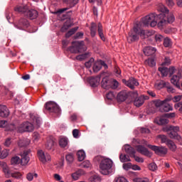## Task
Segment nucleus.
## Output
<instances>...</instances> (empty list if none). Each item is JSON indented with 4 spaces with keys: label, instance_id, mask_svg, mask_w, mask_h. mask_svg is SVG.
<instances>
[{
    "label": "nucleus",
    "instance_id": "nucleus-1",
    "mask_svg": "<svg viewBox=\"0 0 182 182\" xmlns=\"http://www.w3.org/2000/svg\"><path fill=\"white\" fill-rule=\"evenodd\" d=\"M158 11L161 12L158 14L157 17V27L159 29H164V27L167 23H173L175 21L174 15L173 13H170L169 11L164 6V5H160L158 8Z\"/></svg>",
    "mask_w": 182,
    "mask_h": 182
},
{
    "label": "nucleus",
    "instance_id": "nucleus-2",
    "mask_svg": "<svg viewBox=\"0 0 182 182\" xmlns=\"http://www.w3.org/2000/svg\"><path fill=\"white\" fill-rule=\"evenodd\" d=\"M146 35V31L141 29L140 23L134 24V27L129 32L128 36L127 37V40L128 43H133L134 42H137L139 39L140 36H144Z\"/></svg>",
    "mask_w": 182,
    "mask_h": 182
},
{
    "label": "nucleus",
    "instance_id": "nucleus-3",
    "mask_svg": "<svg viewBox=\"0 0 182 182\" xmlns=\"http://www.w3.org/2000/svg\"><path fill=\"white\" fill-rule=\"evenodd\" d=\"M16 12L23 14L26 16H28L30 19H36L38 18V11L35 9H29L26 5H18L15 9Z\"/></svg>",
    "mask_w": 182,
    "mask_h": 182
},
{
    "label": "nucleus",
    "instance_id": "nucleus-4",
    "mask_svg": "<svg viewBox=\"0 0 182 182\" xmlns=\"http://www.w3.org/2000/svg\"><path fill=\"white\" fill-rule=\"evenodd\" d=\"M112 167H113V161L109 158L102 160L100 164V171L104 176H108L112 173Z\"/></svg>",
    "mask_w": 182,
    "mask_h": 182
},
{
    "label": "nucleus",
    "instance_id": "nucleus-5",
    "mask_svg": "<svg viewBox=\"0 0 182 182\" xmlns=\"http://www.w3.org/2000/svg\"><path fill=\"white\" fill-rule=\"evenodd\" d=\"M90 31L92 38H95L96 36V32L97 31L100 39H102L103 42L106 41L105 34H103V26H102V23H99L97 25L95 23H91Z\"/></svg>",
    "mask_w": 182,
    "mask_h": 182
},
{
    "label": "nucleus",
    "instance_id": "nucleus-6",
    "mask_svg": "<svg viewBox=\"0 0 182 182\" xmlns=\"http://www.w3.org/2000/svg\"><path fill=\"white\" fill-rule=\"evenodd\" d=\"M159 14L156 13H151L142 18V23L145 25V26H151V28H154V26H157V18Z\"/></svg>",
    "mask_w": 182,
    "mask_h": 182
},
{
    "label": "nucleus",
    "instance_id": "nucleus-7",
    "mask_svg": "<svg viewBox=\"0 0 182 182\" xmlns=\"http://www.w3.org/2000/svg\"><path fill=\"white\" fill-rule=\"evenodd\" d=\"M33 124L29 122H26L20 124L18 127L17 132L18 133H25V132H33Z\"/></svg>",
    "mask_w": 182,
    "mask_h": 182
},
{
    "label": "nucleus",
    "instance_id": "nucleus-8",
    "mask_svg": "<svg viewBox=\"0 0 182 182\" xmlns=\"http://www.w3.org/2000/svg\"><path fill=\"white\" fill-rule=\"evenodd\" d=\"M45 108L50 113H60V108L59 106L52 101L46 102Z\"/></svg>",
    "mask_w": 182,
    "mask_h": 182
},
{
    "label": "nucleus",
    "instance_id": "nucleus-9",
    "mask_svg": "<svg viewBox=\"0 0 182 182\" xmlns=\"http://www.w3.org/2000/svg\"><path fill=\"white\" fill-rule=\"evenodd\" d=\"M37 154L40 161H41V163H43V164L52 160L50 155L48 153L45 154V152H43V151L42 150H38Z\"/></svg>",
    "mask_w": 182,
    "mask_h": 182
},
{
    "label": "nucleus",
    "instance_id": "nucleus-10",
    "mask_svg": "<svg viewBox=\"0 0 182 182\" xmlns=\"http://www.w3.org/2000/svg\"><path fill=\"white\" fill-rule=\"evenodd\" d=\"M30 153L31 150L26 149L21 154V159H20V162L21 166H26L28 163H29V161L31 160V158L29 157Z\"/></svg>",
    "mask_w": 182,
    "mask_h": 182
},
{
    "label": "nucleus",
    "instance_id": "nucleus-11",
    "mask_svg": "<svg viewBox=\"0 0 182 182\" xmlns=\"http://www.w3.org/2000/svg\"><path fill=\"white\" fill-rule=\"evenodd\" d=\"M149 149L153 150L156 153V154L161 155V154H167V149L164 146H157L155 145H148Z\"/></svg>",
    "mask_w": 182,
    "mask_h": 182
},
{
    "label": "nucleus",
    "instance_id": "nucleus-12",
    "mask_svg": "<svg viewBox=\"0 0 182 182\" xmlns=\"http://www.w3.org/2000/svg\"><path fill=\"white\" fill-rule=\"evenodd\" d=\"M122 83H124V85H126V86H127L130 89H134V86H139V82L136 79H134L133 77L129 78V80H127L126 79H122Z\"/></svg>",
    "mask_w": 182,
    "mask_h": 182
},
{
    "label": "nucleus",
    "instance_id": "nucleus-13",
    "mask_svg": "<svg viewBox=\"0 0 182 182\" xmlns=\"http://www.w3.org/2000/svg\"><path fill=\"white\" fill-rule=\"evenodd\" d=\"M129 97V92L127 90L119 92L117 95V102H124Z\"/></svg>",
    "mask_w": 182,
    "mask_h": 182
},
{
    "label": "nucleus",
    "instance_id": "nucleus-14",
    "mask_svg": "<svg viewBox=\"0 0 182 182\" xmlns=\"http://www.w3.org/2000/svg\"><path fill=\"white\" fill-rule=\"evenodd\" d=\"M136 151L141 154H143L144 156H146V157H150L151 156V154L150 151H149V149L141 145L136 146Z\"/></svg>",
    "mask_w": 182,
    "mask_h": 182
},
{
    "label": "nucleus",
    "instance_id": "nucleus-15",
    "mask_svg": "<svg viewBox=\"0 0 182 182\" xmlns=\"http://www.w3.org/2000/svg\"><path fill=\"white\" fill-rule=\"evenodd\" d=\"M89 82L92 87H97L100 85V77H91L89 79Z\"/></svg>",
    "mask_w": 182,
    "mask_h": 182
},
{
    "label": "nucleus",
    "instance_id": "nucleus-16",
    "mask_svg": "<svg viewBox=\"0 0 182 182\" xmlns=\"http://www.w3.org/2000/svg\"><path fill=\"white\" fill-rule=\"evenodd\" d=\"M168 136L170 139H174L175 140H178L179 144L182 145V138L178 134L174 131H170L168 132Z\"/></svg>",
    "mask_w": 182,
    "mask_h": 182
},
{
    "label": "nucleus",
    "instance_id": "nucleus-17",
    "mask_svg": "<svg viewBox=\"0 0 182 182\" xmlns=\"http://www.w3.org/2000/svg\"><path fill=\"white\" fill-rule=\"evenodd\" d=\"M101 86L103 89H110L112 87V80H109L107 77H104L101 82Z\"/></svg>",
    "mask_w": 182,
    "mask_h": 182
},
{
    "label": "nucleus",
    "instance_id": "nucleus-18",
    "mask_svg": "<svg viewBox=\"0 0 182 182\" xmlns=\"http://www.w3.org/2000/svg\"><path fill=\"white\" fill-rule=\"evenodd\" d=\"M9 116V109L6 105H0V117H8Z\"/></svg>",
    "mask_w": 182,
    "mask_h": 182
},
{
    "label": "nucleus",
    "instance_id": "nucleus-19",
    "mask_svg": "<svg viewBox=\"0 0 182 182\" xmlns=\"http://www.w3.org/2000/svg\"><path fill=\"white\" fill-rule=\"evenodd\" d=\"M124 149L125 153L129 154L130 157H132L134 154H136V149H134V148L132 147L129 144H125L124 146Z\"/></svg>",
    "mask_w": 182,
    "mask_h": 182
},
{
    "label": "nucleus",
    "instance_id": "nucleus-20",
    "mask_svg": "<svg viewBox=\"0 0 182 182\" xmlns=\"http://www.w3.org/2000/svg\"><path fill=\"white\" fill-rule=\"evenodd\" d=\"M144 100H146L144 96L138 97L134 100V105L136 107H140V106H143L144 104Z\"/></svg>",
    "mask_w": 182,
    "mask_h": 182
},
{
    "label": "nucleus",
    "instance_id": "nucleus-21",
    "mask_svg": "<svg viewBox=\"0 0 182 182\" xmlns=\"http://www.w3.org/2000/svg\"><path fill=\"white\" fill-rule=\"evenodd\" d=\"M28 26H29V21H28L26 18H21L18 21L17 28L18 29H23L25 28H28Z\"/></svg>",
    "mask_w": 182,
    "mask_h": 182
},
{
    "label": "nucleus",
    "instance_id": "nucleus-22",
    "mask_svg": "<svg viewBox=\"0 0 182 182\" xmlns=\"http://www.w3.org/2000/svg\"><path fill=\"white\" fill-rule=\"evenodd\" d=\"M144 53L146 56H151L156 53V48L150 46L146 47L144 48Z\"/></svg>",
    "mask_w": 182,
    "mask_h": 182
},
{
    "label": "nucleus",
    "instance_id": "nucleus-23",
    "mask_svg": "<svg viewBox=\"0 0 182 182\" xmlns=\"http://www.w3.org/2000/svg\"><path fill=\"white\" fill-rule=\"evenodd\" d=\"M71 26H73L72 21L70 19L66 20L61 28V32H66L69 28H71Z\"/></svg>",
    "mask_w": 182,
    "mask_h": 182
},
{
    "label": "nucleus",
    "instance_id": "nucleus-24",
    "mask_svg": "<svg viewBox=\"0 0 182 182\" xmlns=\"http://www.w3.org/2000/svg\"><path fill=\"white\" fill-rule=\"evenodd\" d=\"M171 83L174 85L176 87L180 89V76L179 75H173L171 79Z\"/></svg>",
    "mask_w": 182,
    "mask_h": 182
},
{
    "label": "nucleus",
    "instance_id": "nucleus-25",
    "mask_svg": "<svg viewBox=\"0 0 182 182\" xmlns=\"http://www.w3.org/2000/svg\"><path fill=\"white\" fill-rule=\"evenodd\" d=\"M168 102H170V99L166 98L164 100H156L154 101V105L156 106V107H160V109H161V107H163V105Z\"/></svg>",
    "mask_w": 182,
    "mask_h": 182
},
{
    "label": "nucleus",
    "instance_id": "nucleus-26",
    "mask_svg": "<svg viewBox=\"0 0 182 182\" xmlns=\"http://www.w3.org/2000/svg\"><path fill=\"white\" fill-rule=\"evenodd\" d=\"M102 65L105 66V68H107V65L104 61H102L101 63H95L93 65V71L94 72H99V70H100V69H102Z\"/></svg>",
    "mask_w": 182,
    "mask_h": 182
},
{
    "label": "nucleus",
    "instance_id": "nucleus-27",
    "mask_svg": "<svg viewBox=\"0 0 182 182\" xmlns=\"http://www.w3.org/2000/svg\"><path fill=\"white\" fill-rule=\"evenodd\" d=\"M73 45H76L77 49L81 50L82 52H85L86 50V46H85V43L83 41L77 42V41H74L72 43Z\"/></svg>",
    "mask_w": 182,
    "mask_h": 182
},
{
    "label": "nucleus",
    "instance_id": "nucleus-28",
    "mask_svg": "<svg viewBox=\"0 0 182 182\" xmlns=\"http://www.w3.org/2000/svg\"><path fill=\"white\" fill-rule=\"evenodd\" d=\"M19 147H26L31 144V139H20L18 143Z\"/></svg>",
    "mask_w": 182,
    "mask_h": 182
},
{
    "label": "nucleus",
    "instance_id": "nucleus-29",
    "mask_svg": "<svg viewBox=\"0 0 182 182\" xmlns=\"http://www.w3.org/2000/svg\"><path fill=\"white\" fill-rule=\"evenodd\" d=\"M159 110L161 112H171V110H173V107H171V105H170L169 104H167V102H165L163 106L159 109Z\"/></svg>",
    "mask_w": 182,
    "mask_h": 182
},
{
    "label": "nucleus",
    "instance_id": "nucleus-30",
    "mask_svg": "<svg viewBox=\"0 0 182 182\" xmlns=\"http://www.w3.org/2000/svg\"><path fill=\"white\" fill-rule=\"evenodd\" d=\"M31 119L33 120V123H35L38 127H41V124L42 122L41 121V117L38 116H35L34 114L31 115Z\"/></svg>",
    "mask_w": 182,
    "mask_h": 182
},
{
    "label": "nucleus",
    "instance_id": "nucleus-31",
    "mask_svg": "<svg viewBox=\"0 0 182 182\" xmlns=\"http://www.w3.org/2000/svg\"><path fill=\"white\" fill-rule=\"evenodd\" d=\"M0 167H1L4 174H9V167H8L6 162L0 161Z\"/></svg>",
    "mask_w": 182,
    "mask_h": 182
},
{
    "label": "nucleus",
    "instance_id": "nucleus-32",
    "mask_svg": "<svg viewBox=\"0 0 182 182\" xmlns=\"http://www.w3.org/2000/svg\"><path fill=\"white\" fill-rule=\"evenodd\" d=\"M83 174H85L83 170L80 169L72 174V178H73V180H79V177H80V176Z\"/></svg>",
    "mask_w": 182,
    "mask_h": 182
},
{
    "label": "nucleus",
    "instance_id": "nucleus-33",
    "mask_svg": "<svg viewBox=\"0 0 182 182\" xmlns=\"http://www.w3.org/2000/svg\"><path fill=\"white\" fill-rule=\"evenodd\" d=\"M78 161H83L86 157V153H85V151L80 150L77 153Z\"/></svg>",
    "mask_w": 182,
    "mask_h": 182
},
{
    "label": "nucleus",
    "instance_id": "nucleus-34",
    "mask_svg": "<svg viewBox=\"0 0 182 182\" xmlns=\"http://www.w3.org/2000/svg\"><path fill=\"white\" fill-rule=\"evenodd\" d=\"M166 145L170 150H171V151H176V150H177V146H176V144H174V142L170 139L167 141Z\"/></svg>",
    "mask_w": 182,
    "mask_h": 182
},
{
    "label": "nucleus",
    "instance_id": "nucleus-35",
    "mask_svg": "<svg viewBox=\"0 0 182 182\" xmlns=\"http://www.w3.org/2000/svg\"><path fill=\"white\" fill-rule=\"evenodd\" d=\"M74 46H70L68 48V50L70 51L71 53H82V50L81 49H77V46L76 44H73Z\"/></svg>",
    "mask_w": 182,
    "mask_h": 182
},
{
    "label": "nucleus",
    "instance_id": "nucleus-36",
    "mask_svg": "<svg viewBox=\"0 0 182 182\" xmlns=\"http://www.w3.org/2000/svg\"><path fill=\"white\" fill-rule=\"evenodd\" d=\"M159 71L161 73L162 77H166L168 75V68L166 67H159Z\"/></svg>",
    "mask_w": 182,
    "mask_h": 182
},
{
    "label": "nucleus",
    "instance_id": "nucleus-37",
    "mask_svg": "<svg viewBox=\"0 0 182 182\" xmlns=\"http://www.w3.org/2000/svg\"><path fill=\"white\" fill-rule=\"evenodd\" d=\"M63 2L69 5L70 8H73L79 2V0H63Z\"/></svg>",
    "mask_w": 182,
    "mask_h": 182
},
{
    "label": "nucleus",
    "instance_id": "nucleus-38",
    "mask_svg": "<svg viewBox=\"0 0 182 182\" xmlns=\"http://www.w3.org/2000/svg\"><path fill=\"white\" fill-rule=\"evenodd\" d=\"M156 89H158L159 90H160V89H163V87H166V82H164V80H161L159 82H156L154 85Z\"/></svg>",
    "mask_w": 182,
    "mask_h": 182
},
{
    "label": "nucleus",
    "instance_id": "nucleus-39",
    "mask_svg": "<svg viewBox=\"0 0 182 182\" xmlns=\"http://www.w3.org/2000/svg\"><path fill=\"white\" fill-rule=\"evenodd\" d=\"M21 163V158L19 156H14L11 159V166H16Z\"/></svg>",
    "mask_w": 182,
    "mask_h": 182
},
{
    "label": "nucleus",
    "instance_id": "nucleus-40",
    "mask_svg": "<svg viewBox=\"0 0 182 182\" xmlns=\"http://www.w3.org/2000/svg\"><path fill=\"white\" fill-rule=\"evenodd\" d=\"M119 160L122 163H127V161H130V157L126 154H121L119 155Z\"/></svg>",
    "mask_w": 182,
    "mask_h": 182
},
{
    "label": "nucleus",
    "instance_id": "nucleus-41",
    "mask_svg": "<svg viewBox=\"0 0 182 182\" xmlns=\"http://www.w3.org/2000/svg\"><path fill=\"white\" fill-rule=\"evenodd\" d=\"M90 56V53H85L84 54L82 55H79L76 57L77 60H85V59L89 58Z\"/></svg>",
    "mask_w": 182,
    "mask_h": 182
},
{
    "label": "nucleus",
    "instance_id": "nucleus-42",
    "mask_svg": "<svg viewBox=\"0 0 182 182\" xmlns=\"http://www.w3.org/2000/svg\"><path fill=\"white\" fill-rule=\"evenodd\" d=\"M65 160L69 164H71V163L75 160V155H73V153H69L65 156Z\"/></svg>",
    "mask_w": 182,
    "mask_h": 182
},
{
    "label": "nucleus",
    "instance_id": "nucleus-43",
    "mask_svg": "<svg viewBox=\"0 0 182 182\" xmlns=\"http://www.w3.org/2000/svg\"><path fill=\"white\" fill-rule=\"evenodd\" d=\"M77 29H79V27H75L71 28L70 31H68V32L65 34V38H70V36H72V35H75V33H76V31H77Z\"/></svg>",
    "mask_w": 182,
    "mask_h": 182
},
{
    "label": "nucleus",
    "instance_id": "nucleus-44",
    "mask_svg": "<svg viewBox=\"0 0 182 182\" xmlns=\"http://www.w3.org/2000/svg\"><path fill=\"white\" fill-rule=\"evenodd\" d=\"M157 124H159V126H163V124H167L168 123V119L161 117L159 119H156Z\"/></svg>",
    "mask_w": 182,
    "mask_h": 182
},
{
    "label": "nucleus",
    "instance_id": "nucleus-45",
    "mask_svg": "<svg viewBox=\"0 0 182 182\" xmlns=\"http://www.w3.org/2000/svg\"><path fill=\"white\" fill-rule=\"evenodd\" d=\"M59 145L60 146V147H63V149H65V147L68 146V139L60 138L59 140Z\"/></svg>",
    "mask_w": 182,
    "mask_h": 182
},
{
    "label": "nucleus",
    "instance_id": "nucleus-46",
    "mask_svg": "<svg viewBox=\"0 0 182 182\" xmlns=\"http://www.w3.org/2000/svg\"><path fill=\"white\" fill-rule=\"evenodd\" d=\"M145 65H148L151 68L156 66V61L153 58H149L148 60H145Z\"/></svg>",
    "mask_w": 182,
    "mask_h": 182
},
{
    "label": "nucleus",
    "instance_id": "nucleus-47",
    "mask_svg": "<svg viewBox=\"0 0 182 182\" xmlns=\"http://www.w3.org/2000/svg\"><path fill=\"white\" fill-rule=\"evenodd\" d=\"M53 146H55V141L52 140L48 141L46 144L47 150H52L53 149Z\"/></svg>",
    "mask_w": 182,
    "mask_h": 182
},
{
    "label": "nucleus",
    "instance_id": "nucleus-48",
    "mask_svg": "<svg viewBox=\"0 0 182 182\" xmlns=\"http://www.w3.org/2000/svg\"><path fill=\"white\" fill-rule=\"evenodd\" d=\"M164 46H165V48H168L171 46V40L168 37L164 38Z\"/></svg>",
    "mask_w": 182,
    "mask_h": 182
},
{
    "label": "nucleus",
    "instance_id": "nucleus-49",
    "mask_svg": "<svg viewBox=\"0 0 182 182\" xmlns=\"http://www.w3.org/2000/svg\"><path fill=\"white\" fill-rule=\"evenodd\" d=\"M9 154V151L8 149H4L0 153L1 159H6Z\"/></svg>",
    "mask_w": 182,
    "mask_h": 182
},
{
    "label": "nucleus",
    "instance_id": "nucleus-50",
    "mask_svg": "<svg viewBox=\"0 0 182 182\" xmlns=\"http://www.w3.org/2000/svg\"><path fill=\"white\" fill-rule=\"evenodd\" d=\"M106 98L108 100H114V99L116 98V95H114V93L113 92H109L107 95H106Z\"/></svg>",
    "mask_w": 182,
    "mask_h": 182
},
{
    "label": "nucleus",
    "instance_id": "nucleus-51",
    "mask_svg": "<svg viewBox=\"0 0 182 182\" xmlns=\"http://www.w3.org/2000/svg\"><path fill=\"white\" fill-rule=\"evenodd\" d=\"M157 139H160L161 143H167V141H168V140H170V139H167V136L166 135H161V134L158 135Z\"/></svg>",
    "mask_w": 182,
    "mask_h": 182
},
{
    "label": "nucleus",
    "instance_id": "nucleus-52",
    "mask_svg": "<svg viewBox=\"0 0 182 182\" xmlns=\"http://www.w3.org/2000/svg\"><path fill=\"white\" fill-rule=\"evenodd\" d=\"M119 87V82L116 80H111V89H117Z\"/></svg>",
    "mask_w": 182,
    "mask_h": 182
},
{
    "label": "nucleus",
    "instance_id": "nucleus-53",
    "mask_svg": "<svg viewBox=\"0 0 182 182\" xmlns=\"http://www.w3.org/2000/svg\"><path fill=\"white\" fill-rule=\"evenodd\" d=\"M6 132H12L14 130H16V127L14 124H10L6 127Z\"/></svg>",
    "mask_w": 182,
    "mask_h": 182
},
{
    "label": "nucleus",
    "instance_id": "nucleus-54",
    "mask_svg": "<svg viewBox=\"0 0 182 182\" xmlns=\"http://www.w3.org/2000/svg\"><path fill=\"white\" fill-rule=\"evenodd\" d=\"M95 62V58H91L88 61H87L85 65V66L89 68H91L92 67V65H93Z\"/></svg>",
    "mask_w": 182,
    "mask_h": 182
},
{
    "label": "nucleus",
    "instance_id": "nucleus-55",
    "mask_svg": "<svg viewBox=\"0 0 182 182\" xmlns=\"http://www.w3.org/2000/svg\"><path fill=\"white\" fill-rule=\"evenodd\" d=\"M149 168L151 171H156V170H157V165L154 163H151L149 165Z\"/></svg>",
    "mask_w": 182,
    "mask_h": 182
},
{
    "label": "nucleus",
    "instance_id": "nucleus-56",
    "mask_svg": "<svg viewBox=\"0 0 182 182\" xmlns=\"http://www.w3.org/2000/svg\"><path fill=\"white\" fill-rule=\"evenodd\" d=\"M171 64V60H170V58L166 57L164 59V61L162 63L163 65L168 66V65Z\"/></svg>",
    "mask_w": 182,
    "mask_h": 182
},
{
    "label": "nucleus",
    "instance_id": "nucleus-57",
    "mask_svg": "<svg viewBox=\"0 0 182 182\" xmlns=\"http://www.w3.org/2000/svg\"><path fill=\"white\" fill-rule=\"evenodd\" d=\"M11 177L14 178H21V177H22V173H21V172H14L11 173Z\"/></svg>",
    "mask_w": 182,
    "mask_h": 182
},
{
    "label": "nucleus",
    "instance_id": "nucleus-58",
    "mask_svg": "<svg viewBox=\"0 0 182 182\" xmlns=\"http://www.w3.org/2000/svg\"><path fill=\"white\" fill-rule=\"evenodd\" d=\"M132 157H134V160L136 161L137 163H144V159H143V158L136 156V154L132 155Z\"/></svg>",
    "mask_w": 182,
    "mask_h": 182
},
{
    "label": "nucleus",
    "instance_id": "nucleus-59",
    "mask_svg": "<svg viewBox=\"0 0 182 182\" xmlns=\"http://www.w3.org/2000/svg\"><path fill=\"white\" fill-rule=\"evenodd\" d=\"M115 182H129L127 181V179L123 176H119L117 178H115Z\"/></svg>",
    "mask_w": 182,
    "mask_h": 182
},
{
    "label": "nucleus",
    "instance_id": "nucleus-60",
    "mask_svg": "<svg viewBox=\"0 0 182 182\" xmlns=\"http://www.w3.org/2000/svg\"><path fill=\"white\" fill-rule=\"evenodd\" d=\"M174 107L176 110L182 112V102L175 104Z\"/></svg>",
    "mask_w": 182,
    "mask_h": 182
},
{
    "label": "nucleus",
    "instance_id": "nucleus-61",
    "mask_svg": "<svg viewBox=\"0 0 182 182\" xmlns=\"http://www.w3.org/2000/svg\"><path fill=\"white\" fill-rule=\"evenodd\" d=\"M91 181L92 182H101L102 179H100V177L95 175L91 178Z\"/></svg>",
    "mask_w": 182,
    "mask_h": 182
},
{
    "label": "nucleus",
    "instance_id": "nucleus-62",
    "mask_svg": "<svg viewBox=\"0 0 182 182\" xmlns=\"http://www.w3.org/2000/svg\"><path fill=\"white\" fill-rule=\"evenodd\" d=\"M8 126V122L5 120H0V127L5 128L6 130V127Z\"/></svg>",
    "mask_w": 182,
    "mask_h": 182
},
{
    "label": "nucleus",
    "instance_id": "nucleus-63",
    "mask_svg": "<svg viewBox=\"0 0 182 182\" xmlns=\"http://www.w3.org/2000/svg\"><path fill=\"white\" fill-rule=\"evenodd\" d=\"M155 41L156 42H161V41H163V36L161 34L155 35Z\"/></svg>",
    "mask_w": 182,
    "mask_h": 182
},
{
    "label": "nucleus",
    "instance_id": "nucleus-64",
    "mask_svg": "<svg viewBox=\"0 0 182 182\" xmlns=\"http://www.w3.org/2000/svg\"><path fill=\"white\" fill-rule=\"evenodd\" d=\"M82 166L84 167V168H89V167H90V161H85L82 162Z\"/></svg>",
    "mask_w": 182,
    "mask_h": 182
}]
</instances>
